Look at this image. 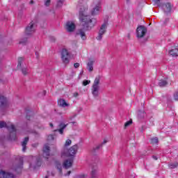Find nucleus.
Here are the masks:
<instances>
[{
    "label": "nucleus",
    "instance_id": "nucleus-25",
    "mask_svg": "<svg viewBox=\"0 0 178 178\" xmlns=\"http://www.w3.org/2000/svg\"><path fill=\"white\" fill-rule=\"evenodd\" d=\"M169 54L170 55H171V56H173V57L178 56V49L175 48V49H171Z\"/></svg>",
    "mask_w": 178,
    "mask_h": 178
},
{
    "label": "nucleus",
    "instance_id": "nucleus-15",
    "mask_svg": "<svg viewBox=\"0 0 178 178\" xmlns=\"http://www.w3.org/2000/svg\"><path fill=\"white\" fill-rule=\"evenodd\" d=\"M72 165H73V157L64 161L63 168L65 169H69V168H72Z\"/></svg>",
    "mask_w": 178,
    "mask_h": 178
},
{
    "label": "nucleus",
    "instance_id": "nucleus-45",
    "mask_svg": "<svg viewBox=\"0 0 178 178\" xmlns=\"http://www.w3.org/2000/svg\"><path fill=\"white\" fill-rule=\"evenodd\" d=\"M145 129V127H142V129L140 130L141 133H143V131H144V129Z\"/></svg>",
    "mask_w": 178,
    "mask_h": 178
},
{
    "label": "nucleus",
    "instance_id": "nucleus-23",
    "mask_svg": "<svg viewBox=\"0 0 178 178\" xmlns=\"http://www.w3.org/2000/svg\"><path fill=\"white\" fill-rule=\"evenodd\" d=\"M145 116H147V115L145 114V111H141V110L138 111V120H143V119H144V118H145Z\"/></svg>",
    "mask_w": 178,
    "mask_h": 178
},
{
    "label": "nucleus",
    "instance_id": "nucleus-34",
    "mask_svg": "<svg viewBox=\"0 0 178 178\" xmlns=\"http://www.w3.org/2000/svg\"><path fill=\"white\" fill-rule=\"evenodd\" d=\"M159 143V140H158V138L157 137H155V138H152L151 139V144H158Z\"/></svg>",
    "mask_w": 178,
    "mask_h": 178
},
{
    "label": "nucleus",
    "instance_id": "nucleus-31",
    "mask_svg": "<svg viewBox=\"0 0 178 178\" xmlns=\"http://www.w3.org/2000/svg\"><path fill=\"white\" fill-rule=\"evenodd\" d=\"M178 166V163L175 162V163H171L169 164V168L170 169H175V168H177Z\"/></svg>",
    "mask_w": 178,
    "mask_h": 178
},
{
    "label": "nucleus",
    "instance_id": "nucleus-9",
    "mask_svg": "<svg viewBox=\"0 0 178 178\" xmlns=\"http://www.w3.org/2000/svg\"><path fill=\"white\" fill-rule=\"evenodd\" d=\"M35 33V24L31 22L25 29L26 35H33Z\"/></svg>",
    "mask_w": 178,
    "mask_h": 178
},
{
    "label": "nucleus",
    "instance_id": "nucleus-24",
    "mask_svg": "<svg viewBox=\"0 0 178 178\" xmlns=\"http://www.w3.org/2000/svg\"><path fill=\"white\" fill-rule=\"evenodd\" d=\"M58 104L60 106H62L63 108H66V106H69V104H67L66 102V101L63 99H60L58 101Z\"/></svg>",
    "mask_w": 178,
    "mask_h": 178
},
{
    "label": "nucleus",
    "instance_id": "nucleus-46",
    "mask_svg": "<svg viewBox=\"0 0 178 178\" xmlns=\"http://www.w3.org/2000/svg\"><path fill=\"white\" fill-rule=\"evenodd\" d=\"M153 159H154V161H158V157L157 156H153Z\"/></svg>",
    "mask_w": 178,
    "mask_h": 178
},
{
    "label": "nucleus",
    "instance_id": "nucleus-5",
    "mask_svg": "<svg viewBox=\"0 0 178 178\" xmlns=\"http://www.w3.org/2000/svg\"><path fill=\"white\" fill-rule=\"evenodd\" d=\"M154 4L159 8H161L165 13H169L172 10V5L170 3H163L161 2V0H153Z\"/></svg>",
    "mask_w": 178,
    "mask_h": 178
},
{
    "label": "nucleus",
    "instance_id": "nucleus-30",
    "mask_svg": "<svg viewBox=\"0 0 178 178\" xmlns=\"http://www.w3.org/2000/svg\"><path fill=\"white\" fill-rule=\"evenodd\" d=\"M21 72H22V74H24V76H26L29 74V69H27L26 67H22Z\"/></svg>",
    "mask_w": 178,
    "mask_h": 178
},
{
    "label": "nucleus",
    "instance_id": "nucleus-38",
    "mask_svg": "<svg viewBox=\"0 0 178 178\" xmlns=\"http://www.w3.org/2000/svg\"><path fill=\"white\" fill-rule=\"evenodd\" d=\"M27 42V38L22 39L21 41H19V44H22L23 45L26 44Z\"/></svg>",
    "mask_w": 178,
    "mask_h": 178
},
{
    "label": "nucleus",
    "instance_id": "nucleus-21",
    "mask_svg": "<svg viewBox=\"0 0 178 178\" xmlns=\"http://www.w3.org/2000/svg\"><path fill=\"white\" fill-rule=\"evenodd\" d=\"M99 9H101V3H99L92 10V16H95V15H98V13H99Z\"/></svg>",
    "mask_w": 178,
    "mask_h": 178
},
{
    "label": "nucleus",
    "instance_id": "nucleus-20",
    "mask_svg": "<svg viewBox=\"0 0 178 178\" xmlns=\"http://www.w3.org/2000/svg\"><path fill=\"white\" fill-rule=\"evenodd\" d=\"M42 151L43 154H45L46 156H49V154L51 152V147H49V145H44Z\"/></svg>",
    "mask_w": 178,
    "mask_h": 178
},
{
    "label": "nucleus",
    "instance_id": "nucleus-14",
    "mask_svg": "<svg viewBox=\"0 0 178 178\" xmlns=\"http://www.w3.org/2000/svg\"><path fill=\"white\" fill-rule=\"evenodd\" d=\"M90 178H98V165L95 163L92 165Z\"/></svg>",
    "mask_w": 178,
    "mask_h": 178
},
{
    "label": "nucleus",
    "instance_id": "nucleus-26",
    "mask_svg": "<svg viewBox=\"0 0 178 178\" xmlns=\"http://www.w3.org/2000/svg\"><path fill=\"white\" fill-rule=\"evenodd\" d=\"M25 112L26 115V118L27 119V120H30L31 118H33V111H31L30 110L26 109Z\"/></svg>",
    "mask_w": 178,
    "mask_h": 178
},
{
    "label": "nucleus",
    "instance_id": "nucleus-12",
    "mask_svg": "<svg viewBox=\"0 0 178 178\" xmlns=\"http://www.w3.org/2000/svg\"><path fill=\"white\" fill-rule=\"evenodd\" d=\"M0 178H16V175L10 171L0 170Z\"/></svg>",
    "mask_w": 178,
    "mask_h": 178
},
{
    "label": "nucleus",
    "instance_id": "nucleus-33",
    "mask_svg": "<svg viewBox=\"0 0 178 178\" xmlns=\"http://www.w3.org/2000/svg\"><path fill=\"white\" fill-rule=\"evenodd\" d=\"M63 2L64 0H58L57 1L56 8H60L61 6H63Z\"/></svg>",
    "mask_w": 178,
    "mask_h": 178
},
{
    "label": "nucleus",
    "instance_id": "nucleus-32",
    "mask_svg": "<svg viewBox=\"0 0 178 178\" xmlns=\"http://www.w3.org/2000/svg\"><path fill=\"white\" fill-rule=\"evenodd\" d=\"M72 145V140L70 139H67L66 141H65V143L64 145V147H69L70 145ZM64 149H66V148H64Z\"/></svg>",
    "mask_w": 178,
    "mask_h": 178
},
{
    "label": "nucleus",
    "instance_id": "nucleus-42",
    "mask_svg": "<svg viewBox=\"0 0 178 178\" xmlns=\"http://www.w3.org/2000/svg\"><path fill=\"white\" fill-rule=\"evenodd\" d=\"M74 67H75V69H77L78 67H80V63H74Z\"/></svg>",
    "mask_w": 178,
    "mask_h": 178
},
{
    "label": "nucleus",
    "instance_id": "nucleus-16",
    "mask_svg": "<svg viewBox=\"0 0 178 178\" xmlns=\"http://www.w3.org/2000/svg\"><path fill=\"white\" fill-rule=\"evenodd\" d=\"M66 29L69 33H72L76 30V25L72 22H67L66 24Z\"/></svg>",
    "mask_w": 178,
    "mask_h": 178
},
{
    "label": "nucleus",
    "instance_id": "nucleus-51",
    "mask_svg": "<svg viewBox=\"0 0 178 178\" xmlns=\"http://www.w3.org/2000/svg\"><path fill=\"white\" fill-rule=\"evenodd\" d=\"M79 95V93H74V97H77Z\"/></svg>",
    "mask_w": 178,
    "mask_h": 178
},
{
    "label": "nucleus",
    "instance_id": "nucleus-43",
    "mask_svg": "<svg viewBox=\"0 0 178 178\" xmlns=\"http://www.w3.org/2000/svg\"><path fill=\"white\" fill-rule=\"evenodd\" d=\"M27 129H29V124H26L24 126V130H27Z\"/></svg>",
    "mask_w": 178,
    "mask_h": 178
},
{
    "label": "nucleus",
    "instance_id": "nucleus-47",
    "mask_svg": "<svg viewBox=\"0 0 178 178\" xmlns=\"http://www.w3.org/2000/svg\"><path fill=\"white\" fill-rule=\"evenodd\" d=\"M30 3H31V5H33V3H34V1L31 0V1H30Z\"/></svg>",
    "mask_w": 178,
    "mask_h": 178
},
{
    "label": "nucleus",
    "instance_id": "nucleus-2",
    "mask_svg": "<svg viewBox=\"0 0 178 178\" xmlns=\"http://www.w3.org/2000/svg\"><path fill=\"white\" fill-rule=\"evenodd\" d=\"M3 127H6L7 130H8V131L10 132V139L14 141L17 139L16 127H15V125L13 124L8 125V124H6V122H5L4 121H0V129H3Z\"/></svg>",
    "mask_w": 178,
    "mask_h": 178
},
{
    "label": "nucleus",
    "instance_id": "nucleus-37",
    "mask_svg": "<svg viewBox=\"0 0 178 178\" xmlns=\"http://www.w3.org/2000/svg\"><path fill=\"white\" fill-rule=\"evenodd\" d=\"M131 123H133L132 120H129L127 121L125 124H124V127H129V126H130V124H131Z\"/></svg>",
    "mask_w": 178,
    "mask_h": 178
},
{
    "label": "nucleus",
    "instance_id": "nucleus-18",
    "mask_svg": "<svg viewBox=\"0 0 178 178\" xmlns=\"http://www.w3.org/2000/svg\"><path fill=\"white\" fill-rule=\"evenodd\" d=\"M58 127L60 129H55L54 131V133H56V131H58V133L60 134H63V129L65 128V127H67V124H65V123L63 122H60L59 124H58Z\"/></svg>",
    "mask_w": 178,
    "mask_h": 178
},
{
    "label": "nucleus",
    "instance_id": "nucleus-35",
    "mask_svg": "<svg viewBox=\"0 0 178 178\" xmlns=\"http://www.w3.org/2000/svg\"><path fill=\"white\" fill-rule=\"evenodd\" d=\"M48 141H53V140H55V136L53 134H50L47 137Z\"/></svg>",
    "mask_w": 178,
    "mask_h": 178
},
{
    "label": "nucleus",
    "instance_id": "nucleus-55",
    "mask_svg": "<svg viewBox=\"0 0 178 178\" xmlns=\"http://www.w3.org/2000/svg\"><path fill=\"white\" fill-rule=\"evenodd\" d=\"M49 177V176L48 175H47L44 178H48Z\"/></svg>",
    "mask_w": 178,
    "mask_h": 178
},
{
    "label": "nucleus",
    "instance_id": "nucleus-17",
    "mask_svg": "<svg viewBox=\"0 0 178 178\" xmlns=\"http://www.w3.org/2000/svg\"><path fill=\"white\" fill-rule=\"evenodd\" d=\"M106 143H108V141H106V140H104L102 143H100L98 145H97L96 147H93L92 149L91 150L92 154H95V152H97V151H98L99 149H101V148H102V147L104 145H105V144H106Z\"/></svg>",
    "mask_w": 178,
    "mask_h": 178
},
{
    "label": "nucleus",
    "instance_id": "nucleus-39",
    "mask_svg": "<svg viewBox=\"0 0 178 178\" xmlns=\"http://www.w3.org/2000/svg\"><path fill=\"white\" fill-rule=\"evenodd\" d=\"M90 83H91L90 81L84 80V81H83V86H88V84H90Z\"/></svg>",
    "mask_w": 178,
    "mask_h": 178
},
{
    "label": "nucleus",
    "instance_id": "nucleus-7",
    "mask_svg": "<svg viewBox=\"0 0 178 178\" xmlns=\"http://www.w3.org/2000/svg\"><path fill=\"white\" fill-rule=\"evenodd\" d=\"M42 163V160L41 157H32V161L30 162L29 166L30 168H33V169H37V168H40Z\"/></svg>",
    "mask_w": 178,
    "mask_h": 178
},
{
    "label": "nucleus",
    "instance_id": "nucleus-8",
    "mask_svg": "<svg viewBox=\"0 0 178 178\" xmlns=\"http://www.w3.org/2000/svg\"><path fill=\"white\" fill-rule=\"evenodd\" d=\"M23 168V157H19L16 160L15 163L13 165L11 169L15 172H19L22 170Z\"/></svg>",
    "mask_w": 178,
    "mask_h": 178
},
{
    "label": "nucleus",
    "instance_id": "nucleus-52",
    "mask_svg": "<svg viewBox=\"0 0 178 178\" xmlns=\"http://www.w3.org/2000/svg\"><path fill=\"white\" fill-rule=\"evenodd\" d=\"M127 1V3H130V0H126Z\"/></svg>",
    "mask_w": 178,
    "mask_h": 178
},
{
    "label": "nucleus",
    "instance_id": "nucleus-29",
    "mask_svg": "<svg viewBox=\"0 0 178 178\" xmlns=\"http://www.w3.org/2000/svg\"><path fill=\"white\" fill-rule=\"evenodd\" d=\"M23 60H24V58L23 57H19L18 58L17 69H20V67H22V63H23Z\"/></svg>",
    "mask_w": 178,
    "mask_h": 178
},
{
    "label": "nucleus",
    "instance_id": "nucleus-22",
    "mask_svg": "<svg viewBox=\"0 0 178 178\" xmlns=\"http://www.w3.org/2000/svg\"><path fill=\"white\" fill-rule=\"evenodd\" d=\"M95 60H90L89 62L87 63V69L89 72H92L94 70V63Z\"/></svg>",
    "mask_w": 178,
    "mask_h": 178
},
{
    "label": "nucleus",
    "instance_id": "nucleus-49",
    "mask_svg": "<svg viewBox=\"0 0 178 178\" xmlns=\"http://www.w3.org/2000/svg\"><path fill=\"white\" fill-rule=\"evenodd\" d=\"M47 94V91L44 90L43 91V95H45Z\"/></svg>",
    "mask_w": 178,
    "mask_h": 178
},
{
    "label": "nucleus",
    "instance_id": "nucleus-11",
    "mask_svg": "<svg viewBox=\"0 0 178 178\" xmlns=\"http://www.w3.org/2000/svg\"><path fill=\"white\" fill-rule=\"evenodd\" d=\"M70 58V54L67 51V49H63L61 51V59L65 65H67L70 60H69Z\"/></svg>",
    "mask_w": 178,
    "mask_h": 178
},
{
    "label": "nucleus",
    "instance_id": "nucleus-48",
    "mask_svg": "<svg viewBox=\"0 0 178 178\" xmlns=\"http://www.w3.org/2000/svg\"><path fill=\"white\" fill-rule=\"evenodd\" d=\"M49 125H50L51 127H54V124L50 123Z\"/></svg>",
    "mask_w": 178,
    "mask_h": 178
},
{
    "label": "nucleus",
    "instance_id": "nucleus-3",
    "mask_svg": "<svg viewBox=\"0 0 178 178\" xmlns=\"http://www.w3.org/2000/svg\"><path fill=\"white\" fill-rule=\"evenodd\" d=\"M80 146L77 144L72 146L70 149H64L61 156H75Z\"/></svg>",
    "mask_w": 178,
    "mask_h": 178
},
{
    "label": "nucleus",
    "instance_id": "nucleus-4",
    "mask_svg": "<svg viewBox=\"0 0 178 178\" xmlns=\"http://www.w3.org/2000/svg\"><path fill=\"white\" fill-rule=\"evenodd\" d=\"M101 81V76L95 77L93 85L92 86V94L95 98L99 95V82Z\"/></svg>",
    "mask_w": 178,
    "mask_h": 178
},
{
    "label": "nucleus",
    "instance_id": "nucleus-36",
    "mask_svg": "<svg viewBox=\"0 0 178 178\" xmlns=\"http://www.w3.org/2000/svg\"><path fill=\"white\" fill-rule=\"evenodd\" d=\"M51 5V0H44V6H49Z\"/></svg>",
    "mask_w": 178,
    "mask_h": 178
},
{
    "label": "nucleus",
    "instance_id": "nucleus-10",
    "mask_svg": "<svg viewBox=\"0 0 178 178\" xmlns=\"http://www.w3.org/2000/svg\"><path fill=\"white\" fill-rule=\"evenodd\" d=\"M147 34V28L140 25L136 29V37L137 38H143Z\"/></svg>",
    "mask_w": 178,
    "mask_h": 178
},
{
    "label": "nucleus",
    "instance_id": "nucleus-6",
    "mask_svg": "<svg viewBox=\"0 0 178 178\" xmlns=\"http://www.w3.org/2000/svg\"><path fill=\"white\" fill-rule=\"evenodd\" d=\"M106 29H108V21H105L100 26L98 35L96 37L97 41H101V40H102V37H104V35L106 33Z\"/></svg>",
    "mask_w": 178,
    "mask_h": 178
},
{
    "label": "nucleus",
    "instance_id": "nucleus-40",
    "mask_svg": "<svg viewBox=\"0 0 178 178\" xmlns=\"http://www.w3.org/2000/svg\"><path fill=\"white\" fill-rule=\"evenodd\" d=\"M174 99H175V101H178V92H176L174 94Z\"/></svg>",
    "mask_w": 178,
    "mask_h": 178
},
{
    "label": "nucleus",
    "instance_id": "nucleus-50",
    "mask_svg": "<svg viewBox=\"0 0 178 178\" xmlns=\"http://www.w3.org/2000/svg\"><path fill=\"white\" fill-rule=\"evenodd\" d=\"M36 57L38 58V52H35Z\"/></svg>",
    "mask_w": 178,
    "mask_h": 178
},
{
    "label": "nucleus",
    "instance_id": "nucleus-56",
    "mask_svg": "<svg viewBox=\"0 0 178 178\" xmlns=\"http://www.w3.org/2000/svg\"><path fill=\"white\" fill-rule=\"evenodd\" d=\"M53 40L55 41V38H53Z\"/></svg>",
    "mask_w": 178,
    "mask_h": 178
},
{
    "label": "nucleus",
    "instance_id": "nucleus-28",
    "mask_svg": "<svg viewBox=\"0 0 178 178\" xmlns=\"http://www.w3.org/2000/svg\"><path fill=\"white\" fill-rule=\"evenodd\" d=\"M159 87H166L168 86V81L161 79L159 81Z\"/></svg>",
    "mask_w": 178,
    "mask_h": 178
},
{
    "label": "nucleus",
    "instance_id": "nucleus-53",
    "mask_svg": "<svg viewBox=\"0 0 178 178\" xmlns=\"http://www.w3.org/2000/svg\"><path fill=\"white\" fill-rule=\"evenodd\" d=\"M45 161H48V157H44Z\"/></svg>",
    "mask_w": 178,
    "mask_h": 178
},
{
    "label": "nucleus",
    "instance_id": "nucleus-41",
    "mask_svg": "<svg viewBox=\"0 0 178 178\" xmlns=\"http://www.w3.org/2000/svg\"><path fill=\"white\" fill-rule=\"evenodd\" d=\"M79 178H86V177H87V175H86V174H81V175H79Z\"/></svg>",
    "mask_w": 178,
    "mask_h": 178
},
{
    "label": "nucleus",
    "instance_id": "nucleus-1",
    "mask_svg": "<svg viewBox=\"0 0 178 178\" xmlns=\"http://www.w3.org/2000/svg\"><path fill=\"white\" fill-rule=\"evenodd\" d=\"M87 10H88V7L82 6L79 10V20L82 23L83 29H79L76 32V35H80L81 40H87V36H86L85 31H89L91 30L95 24H97V19L92 18L90 15H88ZM84 30V31H83Z\"/></svg>",
    "mask_w": 178,
    "mask_h": 178
},
{
    "label": "nucleus",
    "instance_id": "nucleus-54",
    "mask_svg": "<svg viewBox=\"0 0 178 178\" xmlns=\"http://www.w3.org/2000/svg\"><path fill=\"white\" fill-rule=\"evenodd\" d=\"M128 38H130V34H128Z\"/></svg>",
    "mask_w": 178,
    "mask_h": 178
},
{
    "label": "nucleus",
    "instance_id": "nucleus-44",
    "mask_svg": "<svg viewBox=\"0 0 178 178\" xmlns=\"http://www.w3.org/2000/svg\"><path fill=\"white\" fill-rule=\"evenodd\" d=\"M70 173H72V171H68L67 173L65 175V176H70Z\"/></svg>",
    "mask_w": 178,
    "mask_h": 178
},
{
    "label": "nucleus",
    "instance_id": "nucleus-19",
    "mask_svg": "<svg viewBox=\"0 0 178 178\" xmlns=\"http://www.w3.org/2000/svg\"><path fill=\"white\" fill-rule=\"evenodd\" d=\"M29 137H26L24 138L23 141L22 142V152H26L27 149V143H29Z\"/></svg>",
    "mask_w": 178,
    "mask_h": 178
},
{
    "label": "nucleus",
    "instance_id": "nucleus-27",
    "mask_svg": "<svg viewBox=\"0 0 178 178\" xmlns=\"http://www.w3.org/2000/svg\"><path fill=\"white\" fill-rule=\"evenodd\" d=\"M56 166L59 171L60 174L62 175V163L60 161H56Z\"/></svg>",
    "mask_w": 178,
    "mask_h": 178
},
{
    "label": "nucleus",
    "instance_id": "nucleus-13",
    "mask_svg": "<svg viewBox=\"0 0 178 178\" xmlns=\"http://www.w3.org/2000/svg\"><path fill=\"white\" fill-rule=\"evenodd\" d=\"M8 106V98L5 96H0V111H4Z\"/></svg>",
    "mask_w": 178,
    "mask_h": 178
}]
</instances>
